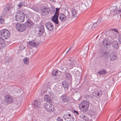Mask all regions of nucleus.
Masks as SVG:
<instances>
[{"instance_id": "22", "label": "nucleus", "mask_w": 121, "mask_h": 121, "mask_svg": "<svg viewBox=\"0 0 121 121\" xmlns=\"http://www.w3.org/2000/svg\"><path fill=\"white\" fill-rule=\"evenodd\" d=\"M4 34L2 35V37H4L5 39H7V38H9L10 36V34L8 30H6Z\"/></svg>"}, {"instance_id": "3", "label": "nucleus", "mask_w": 121, "mask_h": 121, "mask_svg": "<svg viewBox=\"0 0 121 121\" xmlns=\"http://www.w3.org/2000/svg\"><path fill=\"white\" fill-rule=\"evenodd\" d=\"M44 107L46 110L48 112H52L54 110V106L51 102L47 101L45 104Z\"/></svg>"}, {"instance_id": "33", "label": "nucleus", "mask_w": 121, "mask_h": 121, "mask_svg": "<svg viewBox=\"0 0 121 121\" xmlns=\"http://www.w3.org/2000/svg\"><path fill=\"white\" fill-rule=\"evenodd\" d=\"M10 9V8L9 7H6L4 9L3 13L5 14L9 11Z\"/></svg>"}, {"instance_id": "23", "label": "nucleus", "mask_w": 121, "mask_h": 121, "mask_svg": "<svg viewBox=\"0 0 121 121\" xmlns=\"http://www.w3.org/2000/svg\"><path fill=\"white\" fill-rule=\"evenodd\" d=\"M40 102L38 100H35L33 103V105L36 108H39L40 105Z\"/></svg>"}, {"instance_id": "10", "label": "nucleus", "mask_w": 121, "mask_h": 121, "mask_svg": "<svg viewBox=\"0 0 121 121\" xmlns=\"http://www.w3.org/2000/svg\"><path fill=\"white\" fill-rule=\"evenodd\" d=\"M68 67L69 69H70L75 66L78 65V64L76 61H74L72 62H68L67 63Z\"/></svg>"}, {"instance_id": "16", "label": "nucleus", "mask_w": 121, "mask_h": 121, "mask_svg": "<svg viewBox=\"0 0 121 121\" xmlns=\"http://www.w3.org/2000/svg\"><path fill=\"white\" fill-rule=\"evenodd\" d=\"M111 43L110 41L108 39H104L103 42V44L105 46L110 45Z\"/></svg>"}, {"instance_id": "4", "label": "nucleus", "mask_w": 121, "mask_h": 121, "mask_svg": "<svg viewBox=\"0 0 121 121\" xmlns=\"http://www.w3.org/2000/svg\"><path fill=\"white\" fill-rule=\"evenodd\" d=\"M15 17L17 21L22 22L25 20V14L23 12H19L17 13Z\"/></svg>"}, {"instance_id": "1", "label": "nucleus", "mask_w": 121, "mask_h": 121, "mask_svg": "<svg viewBox=\"0 0 121 121\" xmlns=\"http://www.w3.org/2000/svg\"><path fill=\"white\" fill-rule=\"evenodd\" d=\"M89 105V101L85 100L82 101L79 104V107L80 109L81 112H83L84 113L88 110V108Z\"/></svg>"}, {"instance_id": "55", "label": "nucleus", "mask_w": 121, "mask_h": 121, "mask_svg": "<svg viewBox=\"0 0 121 121\" xmlns=\"http://www.w3.org/2000/svg\"><path fill=\"white\" fill-rule=\"evenodd\" d=\"M69 50H68V51H67V52H66V53H67L68 52H69Z\"/></svg>"}, {"instance_id": "30", "label": "nucleus", "mask_w": 121, "mask_h": 121, "mask_svg": "<svg viewBox=\"0 0 121 121\" xmlns=\"http://www.w3.org/2000/svg\"><path fill=\"white\" fill-rule=\"evenodd\" d=\"M71 12L72 15V17L74 18L77 17V12L75 9H73L72 10Z\"/></svg>"}, {"instance_id": "31", "label": "nucleus", "mask_w": 121, "mask_h": 121, "mask_svg": "<svg viewBox=\"0 0 121 121\" xmlns=\"http://www.w3.org/2000/svg\"><path fill=\"white\" fill-rule=\"evenodd\" d=\"M44 100L46 101H48L50 102H51L52 100L50 98L49 96L47 95H46L44 96Z\"/></svg>"}, {"instance_id": "7", "label": "nucleus", "mask_w": 121, "mask_h": 121, "mask_svg": "<svg viewBox=\"0 0 121 121\" xmlns=\"http://www.w3.org/2000/svg\"><path fill=\"white\" fill-rule=\"evenodd\" d=\"M68 14L67 15V16H66L64 14L61 13L60 15L59 19L62 22H63L65 21L66 20V18H69L70 17V15L68 12H67Z\"/></svg>"}, {"instance_id": "14", "label": "nucleus", "mask_w": 121, "mask_h": 121, "mask_svg": "<svg viewBox=\"0 0 121 121\" xmlns=\"http://www.w3.org/2000/svg\"><path fill=\"white\" fill-rule=\"evenodd\" d=\"M5 101L7 103L9 104L13 102V99L10 96L7 95L5 97Z\"/></svg>"}, {"instance_id": "43", "label": "nucleus", "mask_w": 121, "mask_h": 121, "mask_svg": "<svg viewBox=\"0 0 121 121\" xmlns=\"http://www.w3.org/2000/svg\"><path fill=\"white\" fill-rule=\"evenodd\" d=\"M31 8L34 11L36 12H37L38 10L37 8L36 7H32Z\"/></svg>"}, {"instance_id": "51", "label": "nucleus", "mask_w": 121, "mask_h": 121, "mask_svg": "<svg viewBox=\"0 0 121 121\" xmlns=\"http://www.w3.org/2000/svg\"><path fill=\"white\" fill-rule=\"evenodd\" d=\"M51 11H52V12L53 13V12H55V10H53V9Z\"/></svg>"}, {"instance_id": "57", "label": "nucleus", "mask_w": 121, "mask_h": 121, "mask_svg": "<svg viewBox=\"0 0 121 121\" xmlns=\"http://www.w3.org/2000/svg\"><path fill=\"white\" fill-rule=\"evenodd\" d=\"M107 60H106V62H107Z\"/></svg>"}, {"instance_id": "19", "label": "nucleus", "mask_w": 121, "mask_h": 121, "mask_svg": "<svg viewBox=\"0 0 121 121\" xmlns=\"http://www.w3.org/2000/svg\"><path fill=\"white\" fill-rule=\"evenodd\" d=\"M112 46L114 48L117 49L119 47L118 43L116 41H113L112 43Z\"/></svg>"}, {"instance_id": "24", "label": "nucleus", "mask_w": 121, "mask_h": 121, "mask_svg": "<svg viewBox=\"0 0 121 121\" xmlns=\"http://www.w3.org/2000/svg\"><path fill=\"white\" fill-rule=\"evenodd\" d=\"M60 68L62 71L64 70H65L69 69L67 64H64L62 65L60 67Z\"/></svg>"}, {"instance_id": "18", "label": "nucleus", "mask_w": 121, "mask_h": 121, "mask_svg": "<svg viewBox=\"0 0 121 121\" xmlns=\"http://www.w3.org/2000/svg\"><path fill=\"white\" fill-rule=\"evenodd\" d=\"M117 58V56L114 52H112L110 56V58L111 60L113 61L116 60Z\"/></svg>"}, {"instance_id": "28", "label": "nucleus", "mask_w": 121, "mask_h": 121, "mask_svg": "<svg viewBox=\"0 0 121 121\" xmlns=\"http://www.w3.org/2000/svg\"><path fill=\"white\" fill-rule=\"evenodd\" d=\"M65 78L66 80L70 79L71 78V76L70 74L68 72H66L65 73Z\"/></svg>"}, {"instance_id": "6", "label": "nucleus", "mask_w": 121, "mask_h": 121, "mask_svg": "<svg viewBox=\"0 0 121 121\" xmlns=\"http://www.w3.org/2000/svg\"><path fill=\"white\" fill-rule=\"evenodd\" d=\"M16 27L18 31L22 32L26 29V26L23 24L17 23L16 25Z\"/></svg>"}, {"instance_id": "8", "label": "nucleus", "mask_w": 121, "mask_h": 121, "mask_svg": "<svg viewBox=\"0 0 121 121\" xmlns=\"http://www.w3.org/2000/svg\"><path fill=\"white\" fill-rule=\"evenodd\" d=\"M44 31V28L43 26L41 25L38 27L37 30H36V32L37 33V36L39 37L42 35L43 34Z\"/></svg>"}, {"instance_id": "37", "label": "nucleus", "mask_w": 121, "mask_h": 121, "mask_svg": "<svg viewBox=\"0 0 121 121\" xmlns=\"http://www.w3.org/2000/svg\"><path fill=\"white\" fill-rule=\"evenodd\" d=\"M6 30L4 29L2 30H0V35L2 37V35H4V34L5 32V31Z\"/></svg>"}, {"instance_id": "29", "label": "nucleus", "mask_w": 121, "mask_h": 121, "mask_svg": "<svg viewBox=\"0 0 121 121\" xmlns=\"http://www.w3.org/2000/svg\"><path fill=\"white\" fill-rule=\"evenodd\" d=\"M117 9V7L116 6H112L109 9L110 12L112 13L115 11Z\"/></svg>"}, {"instance_id": "15", "label": "nucleus", "mask_w": 121, "mask_h": 121, "mask_svg": "<svg viewBox=\"0 0 121 121\" xmlns=\"http://www.w3.org/2000/svg\"><path fill=\"white\" fill-rule=\"evenodd\" d=\"M39 43L35 40H33L30 42H29L27 43V44L33 47H35L38 46L39 45Z\"/></svg>"}, {"instance_id": "36", "label": "nucleus", "mask_w": 121, "mask_h": 121, "mask_svg": "<svg viewBox=\"0 0 121 121\" xmlns=\"http://www.w3.org/2000/svg\"><path fill=\"white\" fill-rule=\"evenodd\" d=\"M58 71L56 70H54L53 71L52 73V74L53 76L57 75L58 74Z\"/></svg>"}, {"instance_id": "42", "label": "nucleus", "mask_w": 121, "mask_h": 121, "mask_svg": "<svg viewBox=\"0 0 121 121\" xmlns=\"http://www.w3.org/2000/svg\"><path fill=\"white\" fill-rule=\"evenodd\" d=\"M98 25L97 23H94L93 24V25L91 28L92 29H93L96 27Z\"/></svg>"}, {"instance_id": "49", "label": "nucleus", "mask_w": 121, "mask_h": 121, "mask_svg": "<svg viewBox=\"0 0 121 121\" xmlns=\"http://www.w3.org/2000/svg\"><path fill=\"white\" fill-rule=\"evenodd\" d=\"M70 47H72L71 48V49H74V46L73 45H71V46Z\"/></svg>"}, {"instance_id": "13", "label": "nucleus", "mask_w": 121, "mask_h": 121, "mask_svg": "<svg viewBox=\"0 0 121 121\" xmlns=\"http://www.w3.org/2000/svg\"><path fill=\"white\" fill-rule=\"evenodd\" d=\"M45 25L46 28L49 31H52L54 29V26L53 24L51 22H48L46 23Z\"/></svg>"}, {"instance_id": "38", "label": "nucleus", "mask_w": 121, "mask_h": 121, "mask_svg": "<svg viewBox=\"0 0 121 121\" xmlns=\"http://www.w3.org/2000/svg\"><path fill=\"white\" fill-rule=\"evenodd\" d=\"M81 117L85 121H86L88 120V118L85 115H81Z\"/></svg>"}, {"instance_id": "45", "label": "nucleus", "mask_w": 121, "mask_h": 121, "mask_svg": "<svg viewBox=\"0 0 121 121\" xmlns=\"http://www.w3.org/2000/svg\"><path fill=\"white\" fill-rule=\"evenodd\" d=\"M111 30H114L115 31V32H116L117 33H118V30L115 29H111Z\"/></svg>"}, {"instance_id": "46", "label": "nucleus", "mask_w": 121, "mask_h": 121, "mask_svg": "<svg viewBox=\"0 0 121 121\" xmlns=\"http://www.w3.org/2000/svg\"><path fill=\"white\" fill-rule=\"evenodd\" d=\"M59 8H56V12H57L59 13Z\"/></svg>"}, {"instance_id": "48", "label": "nucleus", "mask_w": 121, "mask_h": 121, "mask_svg": "<svg viewBox=\"0 0 121 121\" xmlns=\"http://www.w3.org/2000/svg\"><path fill=\"white\" fill-rule=\"evenodd\" d=\"M74 112L76 113L78 115L79 114V113H78V112L77 111L74 110Z\"/></svg>"}, {"instance_id": "32", "label": "nucleus", "mask_w": 121, "mask_h": 121, "mask_svg": "<svg viewBox=\"0 0 121 121\" xmlns=\"http://www.w3.org/2000/svg\"><path fill=\"white\" fill-rule=\"evenodd\" d=\"M98 73L100 75L106 73V72L105 70L102 69L99 70Z\"/></svg>"}, {"instance_id": "2", "label": "nucleus", "mask_w": 121, "mask_h": 121, "mask_svg": "<svg viewBox=\"0 0 121 121\" xmlns=\"http://www.w3.org/2000/svg\"><path fill=\"white\" fill-rule=\"evenodd\" d=\"M102 92V91L99 88L96 89L95 92V95H92L91 94H87L85 95V97L87 99L92 98L94 96L97 98L99 97L102 95L103 94Z\"/></svg>"}, {"instance_id": "39", "label": "nucleus", "mask_w": 121, "mask_h": 121, "mask_svg": "<svg viewBox=\"0 0 121 121\" xmlns=\"http://www.w3.org/2000/svg\"><path fill=\"white\" fill-rule=\"evenodd\" d=\"M74 118L71 115L69 117V118L67 121H74Z\"/></svg>"}, {"instance_id": "41", "label": "nucleus", "mask_w": 121, "mask_h": 121, "mask_svg": "<svg viewBox=\"0 0 121 121\" xmlns=\"http://www.w3.org/2000/svg\"><path fill=\"white\" fill-rule=\"evenodd\" d=\"M79 74V72L78 71H76V74H75V75L76 76V79H78V77H79V78H80V76H79V75L78 74Z\"/></svg>"}, {"instance_id": "52", "label": "nucleus", "mask_w": 121, "mask_h": 121, "mask_svg": "<svg viewBox=\"0 0 121 121\" xmlns=\"http://www.w3.org/2000/svg\"><path fill=\"white\" fill-rule=\"evenodd\" d=\"M86 51H87L88 50V48L87 47H86Z\"/></svg>"}, {"instance_id": "56", "label": "nucleus", "mask_w": 121, "mask_h": 121, "mask_svg": "<svg viewBox=\"0 0 121 121\" xmlns=\"http://www.w3.org/2000/svg\"><path fill=\"white\" fill-rule=\"evenodd\" d=\"M99 20H98V21H97V22H99Z\"/></svg>"}, {"instance_id": "5", "label": "nucleus", "mask_w": 121, "mask_h": 121, "mask_svg": "<svg viewBox=\"0 0 121 121\" xmlns=\"http://www.w3.org/2000/svg\"><path fill=\"white\" fill-rule=\"evenodd\" d=\"M59 14L58 13L56 12L54 16L52 17L51 20L56 24V26L57 27L60 25L58 20V17Z\"/></svg>"}, {"instance_id": "26", "label": "nucleus", "mask_w": 121, "mask_h": 121, "mask_svg": "<svg viewBox=\"0 0 121 121\" xmlns=\"http://www.w3.org/2000/svg\"><path fill=\"white\" fill-rule=\"evenodd\" d=\"M108 34L107 35H108V37L112 39L114 38L115 34L112 31H109L108 32Z\"/></svg>"}, {"instance_id": "12", "label": "nucleus", "mask_w": 121, "mask_h": 121, "mask_svg": "<svg viewBox=\"0 0 121 121\" xmlns=\"http://www.w3.org/2000/svg\"><path fill=\"white\" fill-rule=\"evenodd\" d=\"M60 98L63 102H67L70 100L69 97L65 94L61 96L60 97Z\"/></svg>"}, {"instance_id": "17", "label": "nucleus", "mask_w": 121, "mask_h": 121, "mask_svg": "<svg viewBox=\"0 0 121 121\" xmlns=\"http://www.w3.org/2000/svg\"><path fill=\"white\" fill-rule=\"evenodd\" d=\"M33 24V22L30 19H28L25 23V26L29 27H31L32 26Z\"/></svg>"}, {"instance_id": "34", "label": "nucleus", "mask_w": 121, "mask_h": 121, "mask_svg": "<svg viewBox=\"0 0 121 121\" xmlns=\"http://www.w3.org/2000/svg\"><path fill=\"white\" fill-rule=\"evenodd\" d=\"M22 61L25 64H26L27 65H28V63L29 62V60L27 57L25 58Z\"/></svg>"}, {"instance_id": "11", "label": "nucleus", "mask_w": 121, "mask_h": 121, "mask_svg": "<svg viewBox=\"0 0 121 121\" xmlns=\"http://www.w3.org/2000/svg\"><path fill=\"white\" fill-rule=\"evenodd\" d=\"M105 49L103 48L102 49L101 52L102 55V56L103 57H104L105 59L108 60L109 58V54L106 51Z\"/></svg>"}, {"instance_id": "44", "label": "nucleus", "mask_w": 121, "mask_h": 121, "mask_svg": "<svg viewBox=\"0 0 121 121\" xmlns=\"http://www.w3.org/2000/svg\"><path fill=\"white\" fill-rule=\"evenodd\" d=\"M56 120L57 121H63L62 119H60V117H58L57 118Z\"/></svg>"}, {"instance_id": "40", "label": "nucleus", "mask_w": 121, "mask_h": 121, "mask_svg": "<svg viewBox=\"0 0 121 121\" xmlns=\"http://www.w3.org/2000/svg\"><path fill=\"white\" fill-rule=\"evenodd\" d=\"M24 3L23 2H20L19 4H18V6L19 8H20L24 5Z\"/></svg>"}, {"instance_id": "35", "label": "nucleus", "mask_w": 121, "mask_h": 121, "mask_svg": "<svg viewBox=\"0 0 121 121\" xmlns=\"http://www.w3.org/2000/svg\"><path fill=\"white\" fill-rule=\"evenodd\" d=\"M0 22L2 24H4V20L3 19L2 16L0 14Z\"/></svg>"}, {"instance_id": "58", "label": "nucleus", "mask_w": 121, "mask_h": 121, "mask_svg": "<svg viewBox=\"0 0 121 121\" xmlns=\"http://www.w3.org/2000/svg\"><path fill=\"white\" fill-rule=\"evenodd\" d=\"M74 44V43L73 44H73Z\"/></svg>"}, {"instance_id": "25", "label": "nucleus", "mask_w": 121, "mask_h": 121, "mask_svg": "<svg viewBox=\"0 0 121 121\" xmlns=\"http://www.w3.org/2000/svg\"><path fill=\"white\" fill-rule=\"evenodd\" d=\"M71 115V114L68 113H65L64 114L63 117L65 121H67L68 120L69 117Z\"/></svg>"}, {"instance_id": "20", "label": "nucleus", "mask_w": 121, "mask_h": 121, "mask_svg": "<svg viewBox=\"0 0 121 121\" xmlns=\"http://www.w3.org/2000/svg\"><path fill=\"white\" fill-rule=\"evenodd\" d=\"M62 85L66 90H68L69 88V85L68 82L66 81H64L62 83Z\"/></svg>"}, {"instance_id": "27", "label": "nucleus", "mask_w": 121, "mask_h": 121, "mask_svg": "<svg viewBox=\"0 0 121 121\" xmlns=\"http://www.w3.org/2000/svg\"><path fill=\"white\" fill-rule=\"evenodd\" d=\"M121 13V9H118L116 11L115 13L114 14V15H117L118 16L117 17H121V15L120 13Z\"/></svg>"}, {"instance_id": "53", "label": "nucleus", "mask_w": 121, "mask_h": 121, "mask_svg": "<svg viewBox=\"0 0 121 121\" xmlns=\"http://www.w3.org/2000/svg\"><path fill=\"white\" fill-rule=\"evenodd\" d=\"M71 60H73V61L72 62H73L74 61H76L75 60H74L73 59V58H72Z\"/></svg>"}, {"instance_id": "21", "label": "nucleus", "mask_w": 121, "mask_h": 121, "mask_svg": "<svg viewBox=\"0 0 121 121\" xmlns=\"http://www.w3.org/2000/svg\"><path fill=\"white\" fill-rule=\"evenodd\" d=\"M5 41L4 39L2 38H0V49H2L5 46Z\"/></svg>"}, {"instance_id": "47", "label": "nucleus", "mask_w": 121, "mask_h": 121, "mask_svg": "<svg viewBox=\"0 0 121 121\" xmlns=\"http://www.w3.org/2000/svg\"><path fill=\"white\" fill-rule=\"evenodd\" d=\"M118 39L119 40H121V34L119 35Z\"/></svg>"}, {"instance_id": "50", "label": "nucleus", "mask_w": 121, "mask_h": 121, "mask_svg": "<svg viewBox=\"0 0 121 121\" xmlns=\"http://www.w3.org/2000/svg\"><path fill=\"white\" fill-rule=\"evenodd\" d=\"M72 58H70L69 59V60L70 61V62H72L73 61V60H71Z\"/></svg>"}, {"instance_id": "54", "label": "nucleus", "mask_w": 121, "mask_h": 121, "mask_svg": "<svg viewBox=\"0 0 121 121\" xmlns=\"http://www.w3.org/2000/svg\"><path fill=\"white\" fill-rule=\"evenodd\" d=\"M71 48H72L70 47V48L69 49V50L70 49H71Z\"/></svg>"}, {"instance_id": "9", "label": "nucleus", "mask_w": 121, "mask_h": 121, "mask_svg": "<svg viewBox=\"0 0 121 121\" xmlns=\"http://www.w3.org/2000/svg\"><path fill=\"white\" fill-rule=\"evenodd\" d=\"M49 9L45 6H43L41 8V14L44 16L47 15L49 13Z\"/></svg>"}]
</instances>
